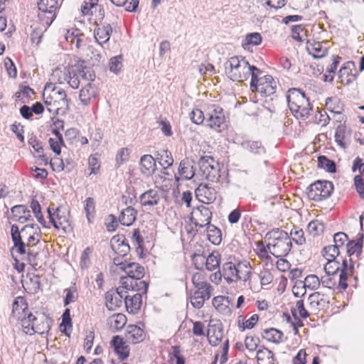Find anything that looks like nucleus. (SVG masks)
Listing matches in <instances>:
<instances>
[{"label":"nucleus","mask_w":364,"mask_h":364,"mask_svg":"<svg viewBox=\"0 0 364 364\" xmlns=\"http://www.w3.org/2000/svg\"><path fill=\"white\" fill-rule=\"evenodd\" d=\"M348 235L343 232H338L333 236L334 245L337 246V247L341 250H344L346 249L344 245L348 241Z\"/></svg>","instance_id":"61"},{"label":"nucleus","mask_w":364,"mask_h":364,"mask_svg":"<svg viewBox=\"0 0 364 364\" xmlns=\"http://www.w3.org/2000/svg\"><path fill=\"white\" fill-rule=\"evenodd\" d=\"M124 294L119 287L115 291H109L105 294L106 306L110 311H114L122 304Z\"/></svg>","instance_id":"19"},{"label":"nucleus","mask_w":364,"mask_h":364,"mask_svg":"<svg viewBox=\"0 0 364 364\" xmlns=\"http://www.w3.org/2000/svg\"><path fill=\"white\" fill-rule=\"evenodd\" d=\"M333 191V185L328 181H318L308 187L307 196L310 200L321 201L328 198Z\"/></svg>","instance_id":"9"},{"label":"nucleus","mask_w":364,"mask_h":364,"mask_svg":"<svg viewBox=\"0 0 364 364\" xmlns=\"http://www.w3.org/2000/svg\"><path fill=\"white\" fill-rule=\"evenodd\" d=\"M308 231L313 236H316L323 232L324 225L322 222L316 220L311 221L308 225Z\"/></svg>","instance_id":"55"},{"label":"nucleus","mask_w":364,"mask_h":364,"mask_svg":"<svg viewBox=\"0 0 364 364\" xmlns=\"http://www.w3.org/2000/svg\"><path fill=\"white\" fill-rule=\"evenodd\" d=\"M179 175L185 179H191L194 176L193 166L188 159H183L181 161L178 167Z\"/></svg>","instance_id":"43"},{"label":"nucleus","mask_w":364,"mask_h":364,"mask_svg":"<svg viewBox=\"0 0 364 364\" xmlns=\"http://www.w3.org/2000/svg\"><path fill=\"white\" fill-rule=\"evenodd\" d=\"M363 235L357 241L351 240L348 242L346 250L350 259L351 257L355 255L358 258L362 252Z\"/></svg>","instance_id":"39"},{"label":"nucleus","mask_w":364,"mask_h":364,"mask_svg":"<svg viewBox=\"0 0 364 364\" xmlns=\"http://www.w3.org/2000/svg\"><path fill=\"white\" fill-rule=\"evenodd\" d=\"M257 360L258 364H274L275 358L272 350L262 347L257 352Z\"/></svg>","instance_id":"38"},{"label":"nucleus","mask_w":364,"mask_h":364,"mask_svg":"<svg viewBox=\"0 0 364 364\" xmlns=\"http://www.w3.org/2000/svg\"><path fill=\"white\" fill-rule=\"evenodd\" d=\"M156 169V161L150 154L143 155L140 159V171L144 176L151 175Z\"/></svg>","instance_id":"30"},{"label":"nucleus","mask_w":364,"mask_h":364,"mask_svg":"<svg viewBox=\"0 0 364 364\" xmlns=\"http://www.w3.org/2000/svg\"><path fill=\"white\" fill-rule=\"evenodd\" d=\"M112 28L109 23L97 24L94 30V37L98 44L102 45L109 41Z\"/></svg>","instance_id":"22"},{"label":"nucleus","mask_w":364,"mask_h":364,"mask_svg":"<svg viewBox=\"0 0 364 364\" xmlns=\"http://www.w3.org/2000/svg\"><path fill=\"white\" fill-rule=\"evenodd\" d=\"M341 252V250L334 245H328L323 249V255L327 261L336 260Z\"/></svg>","instance_id":"52"},{"label":"nucleus","mask_w":364,"mask_h":364,"mask_svg":"<svg viewBox=\"0 0 364 364\" xmlns=\"http://www.w3.org/2000/svg\"><path fill=\"white\" fill-rule=\"evenodd\" d=\"M306 289H316L321 284L320 279L315 274H309L306 276L303 281Z\"/></svg>","instance_id":"56"},{"label":"nucleus","mask_w":364,"mask_h":364,"mask_svg":"<svg viewBox=\"0 0 364 364\" xmlns=\"http://www.w3.org/2000/svg\"><path fill=\"white\" fill-rule=\"evenodd\" d=\"M250 88L252 92H257L262 96L267 97L276 92L277 82L270 75H263V72L257 68L252 73Z\"/></svg>","instance_id":"6"},{"label":"nucleus","mask_w":364,"mask_h":364,"mask_svg":"<svg viewBox=\"0 0 364 364\" xmlns=\"http://www.w3.org/2000/svg\"><path fill=\"white\" fill-rule=\"evenodd\" d=\"M33 316V314L32 313H30L24 316H22V318L17 319L21 321L23 331L26 334L32 335Z\"/></svg>","instance_id":"54"},{"label":"nucleus","mask_w":364,"mask_h":364,"mask_svg":"<svg viewBox=\"0 0 364 364\" xmlns=\"http://www.w3.org/2000/svg\"><path fill=\"white\" fill-rule=\"evenodd\" d=\"M195 193L197 199L203 203H212L216 199L215 189L207 183H200L196 189Z\"/></svg>","instance_id":"15"},{"label":"nucleus","mask_w":364,"mask_h":364,"mask_svg":"<svg viewBox=\"0 0 364 364\" xmlns=\"http://www.w3.org/2000/svg\"><path fill=\"white\" fill-rule=\"evenodd\" d=\"M111 247L113 251L120 257H124L129 252L130 247L125 242L124 236L113 237L111 240Z\"/></svg>","instance_id":"27"},{"label":"nucleus","mask_w":364,"mask_h":364,"mask_svg":"<svg viewBox=\"0 0 364 364\" xmlns=\"http://www.w3.org/2000/svg\"><path fill=\"white\" fill-rule=\"evenodd\" d=\"M43 99L47 110L51 114L64 115L69 109V100L63 89L54 87L49 92L46 88Z\"/></svg>","instance_id":"5"},{"label":"nucleus","mask_w":364,"mask_h":364,"mask_svg":"<svg viewBox=\"0 0 364 364\" xmlns=\"http://www.w3.org/2000/svg\"><path fill=\"white\" fill-rule=\"evenodd\" d=\"M213 292V286L202 289H191L189 296L191 305L196 309H201L205 301L211 297Z\"/></svg>","instance_id":"11"},{"label":"nucleus","mask_w":364,"mask_h":364,"mask_svg":"<svg viewBox=\"0 0 364 364\" xmlns=\"http://www.w3.org/2000/svg\"><path fill=\"white\" fill-rule=\"evenodd\" d=\"M228 302V297L224 296H218L213 299L212 303L213 306L219 311H224L228 309V304L225 302Z\"/></svg>","instance_id":"60"},{"label":"nucleus","mask_w":364,"mask_h":364,"mask_svg":"<svg viewBox=\"0 0 364 364\" xmlns=\"http://www.w3.org/2000/svg\"><path fill=\"white\" fill-rule=\"evenodd\" d=\"M287 99L289 109L296 119L305 120L309 118L313 107L304 92L297 88L289 89Z\"/></svg>","instance_id":"3"},{"label":"nucleus","mask_w":364,"mask_h":364,"mask_svg":"<svg viewBox=\"0 0 364 364\" xmlns=\"http://www.w3.org/2000/svg\"><path fill=\"white\" fill-rule=\"evenodd\" d=\"M354 264L351 259L349 261L347 259H342V269L338 276V287L345 290L348 287L347 279L353 275Z\"/></svg>","instance_id":"21"},{"label":"nucleus","mask_w":364,"mask_h":364,"mask_svg":"<svg viewBox=\"0 0 364 364\" xmlns=\"http://www.w3.org/2000/svg\"><path fill=\"white\" fill-rule=\"evenodd\" d=\"M262 38L260 33L257 32L251 33L246 36L243 46L247 45L258 46L261 44Z\"/></svg>","instance_id":"58"},{"label":"nucleus","mask_w":364,"mask_h":364,"mask_svg":"<svg viewBox=\"0 0 364 364\" xmlns=\"http://www.w3.org/2000/svg\"><path fill=\"white\" fill-rule=\"evenodd\" d=\"M131 149L127 147H123L118 150L115 161L118 167L127 162L130 156Z\"/></svg>","instance_id":"53"},{"label":"nucleus","mask_w":364,"mask_h":364,"mask_svg":"<svg viewBox=\"0 0 364 364\" xmlns=\"http://www.w3.org/2000/svg\"><path fill=\"white\" fill-rule=\"evenodd\" d=\"M117 6H125V10L129 12H134L138 8L139 0H110Z\"/></svg>","instance_id":"47"},{"label":"nucleus","mask_w":364,"mask_h":364,"mask_svg":"<svg viewBox=\"0 0 364 364\" xmlns=\"http://www.w3.org/2000/svg\"><path fill=\"white\" fill-rule=\"evenodd\" d=\"M257 70V68L250 65L249 63L242 57L233 56L225 63V71L228 77L232 81L243 82L247 80L252 73Z\"/></svg>","instance_id":"4"},{"label":"nucleus","mask_w":364,"mask_h":364,"mask_svg":"<svg viewBox=\"0 0 364 364\" xmlns=\"http://www.w3.org/2000/svg\"><path fill=\"white\" fill-rule=\"evenodd\" d=\"M111 344L114 348L115 353L118 358L124 360L129 355V348L126 342L119 336H115L112 338Z\"/></svg>","instance_id":"25"},{"label":"nucleus","mask_w":364,"mask_h":364,"mask_svg":"<svg viewBox=\"0 0 364 364\" xmlns=\"http://www.w3.org/2000/svg\"><path fill=\"white\" fill-rule=\"evenodd\" d=\"M55 17V14L48 11H39L38 13L39 21L45 31L50 26Z\"/></svg>","instance_id":"50"},{"label":"nucleus","mask_w":364,"mask_h":364,"mask_svg":"<svg viewBox=\"0 0 364 364\" xmlns=\"http://www.w3.org/2000/svg\"><path fill=\"white\" fill-rule=\"evenodd\" d=\"M30 230L32 232H29V236L27 238V245H29L31 242H38L40 239L41 230L39 227L36 224L26 225L21 229V233L23 237H25V233H28Z\"/></svg>","instance_id":"33"},{"label":"nucleus","mask_w":364,"mask_h":364,"mask_svg":"<svg viewBox=\"0 0 364 364\" xmlns=\"http://www.w3.org/2000/svg\"><path fill=\"white\" fill-rule=\"evenodd\" d=\"M53 133L55 135V138H50L48 143L53 152L58 155L60 154L61 146L63 144V136L57 129H53Z\"/></svg>","instance_id":"46"},{"label":"nucleus","mask_w":364,"mask_h":364,"mask_svg":"<svg viewBox=\"0 0 364 364\" xmlns=\"http://www.w3.org/2000/svg\"><path fill=\"white\" fill-rule=\"evenodd\" d=\"M335 141L342 149H346L350 143L351 130L344 124L337 127L335 132Z\"/></svg>","instance_id":"20"},{"label":"nucleus","mask_w":364,"mask_h":364,"mask_svg":"<svg viewBox=\"0 0 364 364\" xmlns=\"http://www.w3.org/2000/svg\"><path fill=\"white\" fill-rule=\"evenodd\" d=\"M264 339L269 342L279 343L282 341L283 333L276 328H271L264 329L262 333Z\"/></svg>","instance_id":"41"},{"label":"nucleus","mask_w":364,"mask_h":364,"mask_svg":"<svg viewBox=\"0 0 364 364\" xmlns=\"http://www.w3.org/2000/svg\"><path fill=\"white\" fill-rule=\"evenodd\" d=\"M291 312L294 316H296V314H299V316L302 318H306L309 316V312L304 308L303 300H299L296 301L295 308L291 310Z\"/></svg>","instance_id":"59"},{"label":"nucleus","mask_w":364,"mask_h":364,"mask_svg":"<svg viewBox=\"0 0 364 364\" xmlns=\"http://www.w3.org/2000/svg\"><path fill=\"white\" fill-rule=\"evenodd\" d=\"M212 211L205 205H200L193 209L191 220L196 228H204L210 224Z\"/></svg>","instance_id":"10"},{"label":"nucleus","mask_w":364,"mask_h":364,"mask_svg":"<svg viewBox=\"0 0 364 364\" xmlns=\"http://www.w3.org/2000/svg\"><path fill=\"white\" fill-rule=\"evenodd\" d=\"M161 193L158 189H149L139 196V202L144 207L157 205L161 200Z\"/></svg>","instance_id":"17"},{"label":"nucleus","mask_w":364,"mask_h":364,"mask_svg":"<svg viewBox=\"0 0 364 364\" xmlns=\"http://www.w3.org/2000/svg\"><path fill=\"white\" fill-rule=\"evenodd\" d=\"M207 337L210 344L213 346H217L223 338V331L219 325L209 326Z\"/></svg>","instance_id":"32"},{"label":"nucleus","mask_w":364,"mask_h":364,"mask_svg":"<svg viewBox=\"0 0 364 364\" xmlns=\"http://www.w3.org/2000/svg\"><path fill=\"white\" fill-rule=\"evenodd\" d=\"M203 176L211 182H218L220 178V166L213 157L203 156L198 161Z\"/></svg>","instance_id":"7"},{"label":"nucleus","mask_w":364,"mask_h":364,"mask_svg":"<svg viewBox=\"0 0 364 364\" xmlns=\"http://www.w3.org/2000/svg\"><path fill=\"white\" fill-rule=\"evenodd\" d=\"M95 80H87V83L83 86L79 94V99L81 103L85 105H89L92 100L95 99L99 94L97 87L92 82Z\"/></svg>","instance_id":"16"},{"label":"nucleus","mask_w":364,"mask_h":364,"mask_svg":"<svg viewBox=\"0 0 364 364\" xmlns=\"http://www.w3.org/2000/svg\"><path fill=\"white\" fill-rule=\"evenodd\" d=\"M62 0H39L38 7L39 11H48L55 14V11L60 5Z\"/></svg>","instance_id":"45"},{"label":"nucleus","mask_w":364,"mask_h":364,"mask_svg":"<svg viewBox=\"0 0 364 364\" xmlns=\"http://www.w3.org/2000/svg\"><path fill=\"white\" fill-rule=\"evenodd\" d=\"M259 316L257 314H253L246 321H245L244 317L240 315L237 317V326L241 331H244L246 329H252L257 324Z\"/></svg>","instance_id":"42"},{"label":"nucleus","mask_w":364,"mask_h":364,"mask_svg":"<svg viewBox=\"0 0 364 364\" xmlns=\"http://www.w3.org/2000/svg\"><path fill=\"white\" fill-rule=\"evenodd\" d=\"M127 341L136 344L144 341L145 333L144 330L136 325H129L127 326L125 333Z\"/></svg>","instance_id":"26"},{"label":"nucleus","mask_w":364,"mask_h":364,"mask_svg":"<svg viewBox=\"0 0 364 364\" xmlns=\"http://www.w3.org/2000/svg\"><path fill=\"white\" fill-rule=\"evenodd\" d=\"M265 238L267 240V248L276 257L286 256L291 249V239L284 230L274 229L266 235ZM263 253H267L264 247L261 249V254Z\"/></svg>","instance_id":"2"},{"label":"nucleus","mask_w":364,"mask_h":364,"mask_svg":"<svg viewBox=\"0 0 364 364\" xmlns=\"http://www.w3.org/2000/svg\"><path fill=\"white\" fill-rule=\"evenodd\" d=\"M12 218L15 221L24 223L31 215L30 210L23 205H16L11 208Z\"/></svg>","instance_id":"31"},{"label":"nucleus","mask_w":364,"mask_h":364,"mask_svg":"<svg viewBox=\"0 0 364 364\" xmlns=\"http://www.w3.org/2000/svg\"><path fill=\"white\" fill-rule=\"evenodd\" d=\"M160 156V164L164 168H168L172 166L173 163V159L171 153L168 150H162L159 154Z\"/></svg>","instance_id":"57"},{"label":"nucleus","mask_w":364,"mask_h":364,"mask_svg":"<svg viewBox=\"0 0 364 364\" xmlns=\"http://www.w3.org/2000/svg\"><path fill=\"white\" fill-rule=\"evenodd\" d=\"M242 147L248 151L254 154L262 155L265 154V149L262 143L259 141L245 140L241 143Z\"/></svg>","instance_id":"37"},{"label":"nucleus","mask_w":364,"mask_h":364,"mask_svg":"<svg viewBox=\"0 0 364 364\" xmlns=\"http://www.w3.org/2000/svg\"><path fill=\"white\" fill-rule=\"evenodd\" d=\"M318 166L329 173H334L336 171L335 163L325 156H318Z\"/></svg>","instance_id":"51"},{"label":"nucleus","mask_w":364,"mask_h":364,"mask_svg":"<svg viewBox=\"0 0 364 364\" xmlns=\"http://www.w3.org/2000/svg\"><path fill=\"white\" fill-rule=\"evenodd\" d=\"M252 274V267L249 262H239L237 264V281L247 282Z\"/></svg>","instance_id":"40"},{"label":"nucleus","mask_w":364,"mask_h":364,"mask_svg":"<svg viewBox=\"0 0 364 364\" xmlns=\"http://www.w3.org/2000/svg\"><path fill=\"white\" fill-rule=\"evenodd\" d=\"M136 214L137 211L134 208L127 207L122 211L119 218V222L123 225L130 226L135 221Z\"/></svg>","instance_id":"35"},{"label":"nucleus","mask_w":364,"mask_h":364,"mask_svg":"<svg viewBox=\"0 0 364 364\" xmlns=\"http://www.w3.org/2000/svg\"><path fill=\"white\" fill-rule=\"evenodd\" d=\"M120 283L122 284L120 288L127 291H134L137 293L146 294L148 284L145 281L141 280V279L121 277Z\"/></svg>","instance_id":"13"},{"label":"nucleus","mask_w":364,"mask_h":364,"mask_svg":"<svg viewBox=\"0 0 364 364\" xmlns=\"http://www.w3.org/2000/svg\"><path fill=\"white\" fill-rule=\"evenodd\" d=\"M225 119L223 109L219 107H215L207 114V126L219 132L221 131V127L223 125Z\"/></svg>","instance_id":"12"},{"label":"nucleus","mask_w":364,"mask_h":364,"mask_svg":"<svg viewBox=\"0 0 364 364\" xmlns=\"http://www.w3.org/2000/svg\"><path fill=\"white\" fill-rule=\"evenodd\" d=\"M291 37L298 42L307 41V30L303 25H295L291 27Z\"/></svg>","instance_id":"48"},{"label":"nucleus","mask_w":364,"mask_h":364,"mask_svg":"<svg viewBox=\"0 0 364 364\" xmlns=\"http://www.w3.org/2000/svg\"><path fill=\"white\" fill-rule=\"evenodd\" d=\"M143 293H136L132 296L124 295V303L127 311L135 314L141 308L142 304Z\"/></svg>","instance_id":"28"},{"label":"nucleus","mask_w":364,"mask_h":364,"mask_svg":"<svg viewBox=\"0 0 364 364\" xmlns=\"http://www.w3.org/2000/svg\"><path fill=\"white\" fill-rule=\"evenodd\" d=\"M107 323L112 329L117 331L125 326L127 317L123 314H114L108 318Z\"/></svg>","instance_id":"36"},{"label":"nucleus","mask_w":364,"mask_h":364,"mask_svg":"<svg viewBox=\"0 0 364 364\" xmlns=\"http://www.w3.org/2000/svg\"><path fill=\"white\" fill-rule=\"evenodd\" d=\"M122 271L127 274L124 277L142 279L144 275V267L136 262H127Z\"/></svg>","instance_id":"29"},{"label":"nucleus","mask_w":364,"mask_h":364,"mask_svg":"<svg viewBox=\"0 0 364 364\" xmlns=\"http://www.w3.org/2000/svg\"><path fill=\"white\" fill-rule=\"evenodd\" d=\"M79 76L85 80H93L95 74L93 70L85 65V62H78L72 66L58 68L53 70L52 78L59 84L67 82L73 89H77L80 81Z\"/></svg>","instance_id":"1"},{"label":"nucleus","mask_w":364,"mask_h":364,"mask_svg":"<svg viewBox=\"0 0 364 364\" xmlns=\"http://www.w3.org/2000/svg\"><path fill=\"white\" fill-rule=\"evenodd\" d=\"M109 70L117 74L122 68V58L120 55L114 56L109 60Z\"/></svg>","instance_id":"64"},{"label":"nucleus","mask_w":364,"mask_h":364,"mask_svg":"<svg viewBox=\"0 0 364 364\" xmlns=\"http://www.w3.org/2000/svg\"><path fill=\"white\" fill-rule=\"evenodd\" d=\"M26 300L23 296H17L12 304L11 316L15 319L21 318L30 314Z\"/></svg>","instance_id":"24"},{"label":"nucleus","mask_w":364,"mask_h":364,"mask_svg":"<svg viewBox=\"0 0 364 364\" xmlns=\"http://www.w3.org/2000/svg\"><path fill=\"white\" fill-rule=\"evenodd\" d=\"M326 42H318L314 40H307L306 50L314 58H321L328 53Z\"/></svg>","instance_id":"18"},{"label":"nucleus","mask_w":364,"mask_h":364,"mask_svg":"<svg viewBox=\"0 0 364 364\" xmlns=\"http://www.w3.org/2000/svg\"><path fill=\"white\" fill-rule=\"evenodd\" d=\"M48 214L50 222L53 227L58 230H63L64 232H67L71 230L69 221V212L63 207H58L55 210L48 208Z\"/></svg>","instance_id":"8"},{"label":"nucleus","mask_w":364,"mask_h":364,"mask_svg":"<svg viewBox=\"0 0 364 364\" xmlns=\"http://www.w3.org/2000/svg\"><path fill=\"white\" fill-rule=\"evenodd\" d=\"M340 269V264L338 260H330L324 266V270L327 274L336 276Z\"/></svg>","instance_id":"63"},{"label":"nucleus","mask_w":364,"mask_h":364,"mask_svg":"<svg viewBox=\"0 0 364 364\" xmlns=\"http://www.w3.org/2000/svg\"><path fill=\"white\" fill-rule=\"evenodd\" d=\"M355 68V63L353 61L345 63L338 71V78L343 85H348L355 80V75L352 73Z\"/></svg>","instance_id":"23"},{"label":"nucleus","mask_w":364,"mask_h":364,"mask_svg":"<svg viewBox=\"0 0 364 364\" xmlns=\"http://www.w3.org/2000/svg\"><path fill=\"white\" fill-rule=\"evenodd\" d=\"M223 277L229 284L237 282V265L232 262H226L223 266Z\"/></svg>","instance_id":"34"},{"label":"nucleus","mask_w":364,"mask_h":364,"mask_svg":"<svg viewBox=\"0 0 364 364\" xmlns=\"http://www.w3.org/2000/svg\"><path fill=\"white\" fill-rule=\"evenodd\" d=\"M32 319V335L34 333L42 335L49 331L51 321L45 314L36 312L33 314Z\"/></svg>","instance_id":"14"},{"label":"nucleus","mask_w":364,"mask_h":364,"mask_svg":"<svg viewBox=\"0 0 364 364\" xmlns=\"http://www.w3.org/2000/svg\"><path fill=\"white\" fill-rule=\"evenodd\" d=\"M304 231L301 229L293 228L291 230V241H294L297 245H301L305 243L306 239L304 236Z\"/></svg>","instance_id":"62"},{"label":"nucleus","mask_w":364,"mask_h":364,"mask_svg":"<svg viewBox=\"0 0 364 364\" xmlns=\"http://www.w3.org/2000/svg\"><path fill=\"white\" fill-rule=\"evenodd\" d=\"M207 237L213 245H219L222 241V233L219 228L210 224L207 226Z\"/></svg>","instance_id":"44"},{"label":"nucleus","mask_w":364,"mask_h":364,"mask_svg":"<svg viewBox=\"0 0 364 364\" xmlns=\"http://www.w3.org/2000/svg\"><path fill=\"white\" fill-rule=\"evenodd\" d=\"M220 255L218 252H213L205 260V267L209 271H213L219 267Z\"/></svg>","instance_id":"49"}]
</instances>
